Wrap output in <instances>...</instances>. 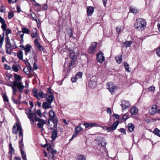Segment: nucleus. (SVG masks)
I'll list each match as a JSON object with an SVG mask.
<instances>
[{
  "label": "nucleus",
  "mask_w": 160,
  "mask_h": 160,
  "mask_svg": "<svg viewBox=\"0 0 160 160\" xmlns=\"http://www.w3.org/2000/svg\"><path fill=\"white\" fill-rule=\"evenodd\" d=\"M41 8L42 10H46L48 8V5L46 4H44L42 6Z\"/></svg>",
  "instance_id": "46"
},
{
  "label": "nucleus",
  "mask_w": 160,
  "mask_h": 160,
  "mask_svg": "<svg viewBox=\"0 0 160 160\" xmlns=\"http://www.w3.org/2000/svg\"><path fill=\"white\" fill-rule=\"evenodd\" d=\"M14 15V14L13 12H9L8 13V17L9 19H11Z\"/></svg>",
  "instance_id": "48"
},
{
  "label": "nucleus",
  "mask_w": 160,
  "mask_h": 160,
  "mask_svg": "<svg viewBox=\"0 0 160 160\" xmlns=\"http://www.w3.org/2000/svg\"><path fill=\"white\" fill-rule=\"evenodd\" d=\"M47 98V102L51 103L53 101L54 96L52 95H51L48 96V97H46Z\"/></svg>",
  "instance_id": "27"
},
{
  "label": "nucleus",
  "mask_w": 160,
  "mask_h": 160,
  "mask_svg": "<svg viewBox=\"0 0 160 160\" xmlns=\"http://www.w3.org/2000/svg\"><path fill=\"white\" fill-rule=\"evenodd\" d=\"M149 91H153L155 89V88L154 86H150L148 88Z\"/></svg>",
  "instance_id": "59"
},
{
  "label": "nucleus",
  "mask_w": 160,
  "mask_h": 160,
  "mask_svg": "<svg viewBox=\"0 0 160 160\" xmlns=\"http://www.w3.org/2000/svg\"><path fill=\"white\" fill-rule=\"evenodd\" d=\"M5 10V8L3 6L0 7V12H3Z\"/></svg>",
  "instance_id": "53"
},
{
  "label": "nucleus",
  "mask_w": 160,
  "mask_h": 160,
  "mask_svg": "<svg viewBox=\"0 0 160 160\" xmlns=\"http://www.w3.org/2000/svg\"><path fill=\"white\" fill-rule=\"evenodd\" d=\"M25 113L27 115L31 124L33 125L34 124V121L38 122V128H40V118L37 117L38 116L40 117V109L38 110L33 113L31 110L27 108L25 109Z\"/></svg>",
  "instance_id": "1"
},
{
  "label": "nucleus",
  "mask_w": 160,
  "mask_h": 160,
  "mask_svg": "<svg viewBox=\"0 0 160 160\" xmlns=\"http://www.w3.org/2000/svg\"><path fill=\"white\" fill-rule=\"evenodd\" d=\"M138 108L136 107L132 108L130 110L131 114L132 115H135L138 112Z\"/></svg>",
  "instance_id": "25"
},
{
  "label": "nucleus",
  "mask_w": 160,
  "mask_h": 160,
  "mask_svg": "<svg viewBox=\"0 0 160 160\" xmlns=\"http://www.w3.org/2000/svg\"><path fill=\"white\" fill-rule=\"evenodd\" d=\"M76 131L78 132V133L79 132L82 130V128L80 126H77L75 127V131H76Z\"/></svg>",
  "instance_id": "42"
},
{
  "label": "nucleus",
  "mask_w": 160,
  "mask_h": 160,
  "mask_svg": "<svg viewBox=\"0 0 160 160\" xmlns=\"http://www.w3.org/2000/svg\"><path fill=\"white\" fill-rule=\"evenodd\" d=\"M122 118L124 120L126 121L129 118V117L127 115H123Z\"/></svg>",
  "instance_id": "60"
},
{
  "label": "nucleus",
  "mask_w": 160,
  "mask_h": 160,
  "mask_svg": "<svg viewBox=\"0 0 160 160\" xmlns=\"http://www.w3.org/2000/svg\"><path fill=\"white\" fill-rule=\"evenodd\" d=\"M41 145L42 146L44 147H45L46 146H47V150L49 152H51V151L53 149L52 148V145L49 144H47V145L45 144L44 145H43L42 144H41Z\"/></svg>",
  "instance_id": "30"
},
{
  "label": "nucleus",
  "mask_w": 160,
  "mask_h": 160,
  "mask_svg": "<svg viewBox=\"0 0 160 160\" xmlns=\"http://www.w3.org/2000/svg\"><path fill=\"white\" fill-rule=\"evenodd\" d=\"M12 69L15 72H18V69L17 67L15 65H13L12 67Z\"/></svg>",
  "instance_id": "50"
},
{
  "label": "nucleus",
  "mask_w": 160,
  "mask_h": 160,
  "mask_svg": "<svg viewBox=\"0 0 160 160\" xmlns=\"http://www.w3.org/2000/svg\"><path fill=\"white\" fill-rule=\"evenodd\" d=\"M58 121L54 122V121L48 120V128L49 129L53 130L57 128Z\"/></svg>",
  "instance_id": "6"
},
{
  "label": "nucleus",
  "mask_w": 160,
  "mask_h": 160,
  "mask_svg": "<svg viewBox=\"0 0 160 160\" xmlns=\"http://www.w3.org/2000/svg\"><path fill=\"white\" fill-rule=\"evenodd\" d=\"M32 68L30 63L28 62V65L25 68L23 71L24 72L28 75H30L32 73Z\"/></svg>",
  "instance_id": "14"
},
{
  "label": "nucleus",
  "mask_w": 160,
  "mask_h": 160,
  "mask_svg": "<svg viewBox=\"0 0 160 160\" xmlns=\"http://www.w3.org/2000/svg\"><path fill=\"white\" fill-rule=\"evenodd\" d=\"M107 85V89L109 90L112 94H113L114 90L117 89L116 87L114 86L112 82H108Z\"/></svg>",
  "instance_id": "10"
},
{
  "label": "nucleus",
  "mask_w": 160,
  "mask_h": 160,
  "mask_svg": "<svg viewBox=\"0 0 160 160\" xmlns=\"http://www.w3.org/2000/svg\"><path fill=\"white\" fill-rule=\"evenodd\" d=\"M130 105V102L128 101L123 100L121 102V106L123 110L128 108Z\"/></svg>",
  "instance_id": "13"
},
{
  "label": "nucleus",
  "mask_w": 160,
  "mask_h": 160,
  "mask_svg": "<svg viewBox=\"0 0 160 160\" xmlns=\"http://www.w3.org/2000/svg\"><path fill=\"white\" fill-rule=\"evenodd\" d=\"M116 62L119 64H120L122 61V57L121 56H119L118 57H116L115 58Z\"/></svg>",
  "instance_id": "35"
},
{
  "label": "nucleus",
  "mask_w": 160,
  "mask_h": 160,
  "mask_svg": "<svg viewBox=\"0 0 160 160\" xmlns=\"http://www.w3.org/2000/svg\"><path fill=\"white\" fill-rule=\"evenodd\" d=\"M22 31L23 33H25L29 34L30 32L28 28L24 27L22 28Z\"/></svg>",
  "instance_id": "40"
},
{
  "label": "nucleus",
  "mask_w": 160,
  "mask_h": 160,
  "mask_svg": "<svg viewBox=\"0 0 160 160\" xmlns=\"http://www.w3.org/2000/svg\"><path fill=\"white\" fill-rule=\"evenodd\" d=\"M97 61L101 63H102L105 60L104 54L101 51H99L97 55Z\"/></svg>",
  "instance_id": "11"
},
{
  "label": "nucleus",
  "mask_w": 160,
  "mask_h": 160,
  "mask_svg": "<svg viewBox=\"0 0 160 160\" xmlns=\"http://www.w3.org/2000/svg\"><path fill=\"white\" fill-rule=\"evenodd\" d=\"M106 130L108 132H111L112 131L114 130L111 127H109L106 128Z\"/></svg>",
  "instance_id": "54"
},
{
  "label": "nucleus",
  "mask_w": 160,
  "mask_h": 160,
  "mask_svg": "<svg viewBox=\"0 0 160 160\" xmlns=\"http://www.w3.org/2000/svg\"><path fill=\"white\" fill-rule=\"evenodd\" d=\"M107 112L108 113L111 114L112 113L111 110L110 108H108L107 109Z\"/></svg>",
  "instance_id": "64"
},
{
  "label": "nucleus",
  "mask_w": 160,
  "mask_h": 160,
  "mask_svg": "<svg viewBox=\"0 0 160 160\" xmlns=\"http://www.w3.org/2000/svg\"><path fill=\"white\" fill-rule=\"evenodd\" d=\"M32 94L38 99H40V94L37 92V90L36 88H34L32 90Z\"/></svg>",
  "instance_id": "20"
},
{
  "label": "nucleus",
  "mask_w": 160,
  "mask_h": 160,
  "mask_svg": "<svg viewBox=\"0 0 160 160\" xmlns=\"http://www.w3.org/2000/svg\"><path fill=\"white\" fill-rule=\"evenodd\" d=\"M57 130H54L52 132L51 138L52 141L55 140L57 136Z\"/></svg>",
  "instance_id": "23"
},
{
  "label": "nucleus",
  "mask_w": 160,
  "mask_h": 160,
  "mask_svg": "<svg viewBox=\"0 0 160 160\" xmlns=\"http://www.w3.org/2000/svg\"><path fill=\"white\" fill-rule=\"evenodd\" d=\"M157 106L155 105H153L149 110V113L151 115H154L157 112Z\"/></svg>",
  "instance_id": "16"
},
{
  "label": "nucleus",
  "mask_w": 160,
  "mask_h": 160,
  "mask_svg": "<svg viewBox=\"0 0 160 160\" xmlns=\"http://www.w3.org/2000/svg\"><path fill=\"white\" fill-rule=\"evenodd\" d=\"M50 152H51V153L52 154V158H54V157L55 155L57 154V151L56 150L53 149Z\"/></svg>",
  "instance_id": "45"
},
{
  "label": "nucleus",
  "mask_w": 160,
  "mask_h": 160,
  "mask_svg": "<svg viewBox=\"0 0 160 160\" xmlns=\"http://www.w3.org/2000/svg\"><path fill=\"white\" fill-rule=\"evenodd\" d=\"M134 26L135 28L138 30L142 31L146 26V22L144 19L143 18L137 19L134 23Z\"/></svg>",
  "instance_id": "4"
},
{
  "label": "nucleus",
  "mask_w": 160,
  "mask_h": 160,
  "mask_svg": "<svg viewBox=\"0 0 160 160\" xmlns=\"http://www.w3.org/2000/svg\"><path fill=\"white\" fill-rule=\"evenodd\" d=\"M31 47L32 46L31 45L29 44H28L26 45L24 49L25 52V55H27L30 52V49Z\"/></svg>",
  "instance_id": "17"
},
{
  "label": "nucleus",
  "mask_w": 160,
  "mask_h": 160,
  "mask_svg": "<svg viewBox=\"0 0 160 160\" xmlns=\"http://www.w3.org/2000/svg\"><path fill=\"white\" fill-rule=\"evenodd\" d=\"M0 22L2 24L5 23V20L1 17L0 16Z\"/></svg>",
  "instance_id": "62"
},
{
  "label": "nucleus",
  "mask_w": 160,
  "mask_h": 160,
  "mask_svg": "<svg viewBox=\"0 0 160 160\" xmlns=\"http://www.w3.org/2000/svg\"><path fill=\"white\" fill-rule=\"evenodd\" d=\"M97 45L96 42H93L91 46L89 47L88 52L89 54H93L95 53Z\"/></svg>",
  "instance_id": "7"
},
{
  "label": "nucleus",
  "mask_w": 160,
  "mask_h": 160,
  "mask_svg": "<svg viewBox=\"0 0 160 160\" xmlns=\"http://www.w3.org/2000/svg\"><path fill=\"white\" fill-rule=\"evenodd\" d=\"M45 97H47L46 95L43 93L42 92H41V98H44Z\"/></svg>",
  "instance_id": "61"
},
{
  "label": "nucleus",
  "mask_w": 160,
  "mask_h": 160,
  "mask_svg": "<svg viewBox=\"0 0 160 160\" xmlns=\"http://www.w3.org/2000/svg\"><path fill=\"white\" fill-rule=\"evenodd\" d=\"M14 78H15V80L13 82H20V80L21 79V77L18 75L15 74L14 75Z\"/></svg>",
  "instance_id": "29"
},
{
  "label": "nucleus",
  "mask_w": 160,
  "mask_h": 160,
  "mask_svg": "<svg viewBox=\"0 0 160 160\" xmlns=\"http://www.w3.org/2000/svg\"><path fill=\"white\" fill-rule=\"evenodd\" d=\"M7 26V24L5 23H4L2 24V25L1 26V28L3 31H5L6 30Z\"/></svg>",
  "instance_id": "47"
},
{
  "label": "nucleus",
  "mask_w": 160,
  "mask_h": 160,
  "mask_svg": "<svg viewBox=\"0 0 160 160\" xmlns=\"http://www.w3.org/2000/svg\"><path fill=\"white\" fill-rule=\"evenodd\" d=\"M4 66L6 70H10L11 69L10 67L6 64H5Z\"/></svg>",
  "instance_id": "63"
},
{
  "label": "nucleus",
  "mask_w": 160,
  "mask_h": 160,
  "mask_svg": "<svg viewBox=\"0 0 160 160\" xmlns=\"http://www.w3.org/2000/svg\"><path fill=\"white\" fill-rule=\"evenodd\" d=\"M39 39L38 38H36L34 40V43L35 46L37 48L38 50H40V44L39 42Z\"/></svg>",
  "instance_id": "28"
},
{
  "label": "nucleus",
  "mask_w": 160,
  "mask_h": 160,
  "mask_svg": "<svg viewBox=\"0 0 160 160\" xmlns=\"http://www.w3.org/2000/svg\"><path fill=\"white\" fill-rule=\"evenodd\" d=\"M47 122L46 120L41 119V130H43L42 128L44 124H46Z\"/></svg>",
  "instance_id": "38"
},
{
  "label": "nucleus",
  "mask_w": 160,
  "mask_h": 160,
  "mask_svg": "<svg viewBox=\"0 0 160 160\" xmlns=\"http://www.w3.org/2000/svg\"><path fill=\"white\" fill-rule=\"evenodd\" d=\"M76 160H86V158L82 155H78L77 156Z\"/></svg>",
  "instance_id": "34"
},
{
  "label": "nucleus",
  "mask_w": 160,
  "mask_h": 160,
  "mask_svg": "<svg viewBox=\"0 0 160 160\" xmlns=\"http://www.w3.org/2000/svg\"><path fill=\"white\" fill-rule=\"evenodd\" d=\"M42 107L45 109L50 108L52 107L51 106V103H50L47 102H44L42 104Z\"/></svg>",
  "instance_id": "21"
},
{
  "label": "nucleus",
  "mask_w": 160,
  "mask_h": 160,
  "mask_svg": "<svg viewBox=\"0 0 160 160\" xmlns=\"http://www.w3.org/2000/svg\"><path fill=\"white\" fill-rule=\"evenodd\" d=\"M130 11L131 12H132L134 14L138 12V10H137V9H136L134 8L132 6H131L130 7Z\"/></svg>",
  "instance_id": "39"
},
{
  "label": "nucleus",
  "mask_w": 160,
  "mask_h": 160,
  "mask_svg": "<svg viewBox=\"0 0 160 160\" xmlns=\"http://www.w3.org/2000/svg\"><path fill=\"white\" fill-rule=\"evenodd\" d=\"M2 98L3 99V101L5 102H9V100L6 94H4Z\"/></svg>",
  "instance_id": "41"
},
{
  "label": "nucleus",
  "mask_w": 160,
  "mask_h": 160,
  "mask_svg": "<svg viewBox=\"0 0 160 160\" xmlns=\"http://www.w3.org/2000/svg\"><path fill=\"white\" fill-rule=\"evenodd\" d=\"M48 114L50 118L48 120L54 121L55 122L58 121L55 112L53 110H50L48 112Z\"/></svg>",
  "instance_id": "8"
},
{
  "label": "nucleus",
  "mask_w": 160,
  "mask_h": 160,
  "mask_svg": "<svg viewBox=\"0 0 160 160\" xmlns=\"http://www.w3.org/2000/svg\"><path fill=\"white\" fill-rule=\"evenodd\" d=\"M121 26H118L116 28V30L117 33H119L121 31Z\"/></svg>",
  "instance_id": "52"
},
{
  "label": "nucleus",
  "mask_w": 160,
  "mask_h": 160,
  "mask_svg": "<svg viewBox=\"0 0 160 160\" xmlns=\"http://www.w3.org/2000/svg\"><path fill=\"white\" fill-rule=\"evenodd\" d=\"M97 78L95 77H92L88 83V86L91 88H94L97 85Z\"/></svg>",
  "instance_id": "9"
},
{
  "label": "nucleus",
  "mask_w": 160,
  "mask_h": 160,
  "mask_svg": "<svg viewBox=\"0 0 160 160\" xmlns=\"http://www.w3.org/2000/svg\"><path fill=\"white\" fill-rule=\"evenodd\" d=\"M19 131L20 137H23L22 128L20 123L19 122L15 123L12 128V132L14 134H17L18 131Z\"/></svg>",
  "instance_id": "5"
},
{
  "label": "nucleus",
  "mask_w": 160,
  "mask_h": 160,
  "mask_svg": "<svg viewBox=\"0 0 160 160\" xmlns=\"http://www.w3.org/2000/svg\"><path fill=\"white\" fill-rule=\"evenodd\" d=\"M124 66L126 71L128 72L130 71L129 70V64L126 62H125L124 63Z\"/></svg>",
  "instance_id": "37"
},
{
  "label": "nucleus",
  "mask_w": 160,
  "mask_h": 160,
  "mask_svg": "<svg viewBox=\"0 0 160 160\" xmlns=\"http://www.w3.org/2000/svg\"><path fill=\"white\" fill-rule=\"evenodd\" d=\"M119 123V122L118 121H117L115 122L112 124V126H111V127L114 130H115L118 126V125Z\"/></svg>",
  "instance_id": "36"
},
{
  "label": "nucleus",
  "mask_w": 160,
  "mask_h": 160,
  "mask_svg": "<svg viewBox=\"0 0 160 160\" xmlns=\"http://www.w3.org/2000/svg\"><path fill=\"white\" fill-rule=\"evenodd\" d=\"M12 32L9 29H7L6 31V36H8V34L9 33H11Z\"/></svg>",
  "instance_id": "57"
},
{
  "label": "nucleus",
  "mask_w": 160,
  "mask_h": 160,
  "mask_svg": "<svg viewBox=\"0 0 160 160\" xmlns=\"http://www.w3.org/2000/svg\"><path fill=\"white\" fill-rule=\"evenodd\" d=\"M127 128L128 131L130 132H132L134 129V126L133 124L130 123L128 124Z\"/></svg>",
  "instance_id": "24"
},
{
  "label": "nucleus",
  "mask_w": 160,
  "mask_h": 160,
  "mask_svg": "<svg viewBox=\"0 0 160 160\" xmlns=\"http://www.w3.org/2000/svg\"><path fill=\"white\" fill-rule=\"evenodd\" d=\"M38 68V67L37 65V64L35 63L34 62L33 64V69L32 70L33 71L36 70Z\"/></svg>",
  "instance_id": "55"
},
{
  "label": "nucleus",
  "mask_w": 160,
  "mask_h": 160,
  "mask_svg": "<svg viewBox=\"0 0 160 160\" xmlns=\"http://www.w3.org/2000/svg\"><path fill=\"white\" fill-rule=\"evenodd\" d=\"M99 145L101 146L102 147H105L106 145V143L105 142L103 141L102 142H100L99 143H98Z\"/></svg>",
  "instance_id": "56"
},
{
  "label": "nucleus",
  "mask_w": 160,
  "mask_h": 160,
  "mask_svg": "<svg viewBox=\"0 0 160 160\" xmlns=\"http://www.w3.org/2000/svg\"><path fill=\"white\" fill-rule=\"evenodd\" d=\"M6 48V52L7 53L11 54L12 52V49L17 48L15 42L13 39L10 40L8 36H6L5 40Z\"/></svg>",
  "instance_id": "2"
},
{
  "label": "nucleus",
  "mask_w": 160,
  "mask_h": 160,
  "mask_svg": "<svg viewBox=\"0 0 160 160\" xmlns=\"http://www.w3.org/2000/svg\"><path fill=\"white\" fill-rule=\"evenodd\" d=\"M15 150L12 146V144L10 143L9 144V153L10 154L11 158L12 157V154L14 153Z\"/></svg>",
  "instance_id": "22"
},
{
  "label": "nucleus",
  "mask_w": 160,
  "mask_h": 160,
  "mask_svg": "<svg viewBox=\"0 0 160 160\" xmlns=\"http://www.w3.org/2000/svg\"><path fill=\"white\" fill-rule=\"evenodd\" d=\"M119 131L121 133H123L124 135L126 134V130L125 129L122 128H121L119 129Z\"/></svg>",
  "instance_id": "51"
},
{
  "label": "nucleus",
  "mask_w": 160,
  "mask_h": 160,
  "mask_svg": "<svg viewBox=\"0 0 160 160\" xmlns=\"http://www.w3.org/2000/svg\"><path fill=\"white\" fill-rule=\"evenodd\" d=\"M24 33H23L22 31H20L18 32L17 33V35L18 36L19 35L20 36V38H21V40H20V44H22L24 42L23 40V36H24Z\"/></svg>",
  "instance_id": "19"
},
{
  "label": "nucleus",
  "mask_w": 160,
  "mask_h": 160,
  "mask_svg": "<svg viewBox=\"0 0 160 160\" xmlns=\"http://www.w3.org/2000/svg\"><path fill=\"white\" fill-rule=\"evenodd\" d=\"M132 42L131 41H127L125 42L124 43V46L126 48L130 47Z\"/></svg>",
  "instance_id": "33"
},
{
  "label": "nucleus",
  "mask_w": 160,
  "mask_h": 160,
  "mask_svg": "<svg viewBox=\"0 0 160 160\" xmlns=\"http://www.w3.org/2000/svg\"><path fill=\"white\" fill-rule=\"evenodd\" d=\"M17 56L20 60L23 59V52L21 50L19 51L17 53Z\"/></svg>",
  "instance_id": "31"
},
{
  "label": "nucleus",
  "mask_w": 160,
  "mask_h": 160,
  "mask_svg": "<svg viewBox=\"0 0 160 160\" xmlns=\"http://www.w3.org/2000/svg\"><path fill=\"white\" fill-rule=\"evenodd\" d=\"M78 134V132L76 131H76H74L71 138L69 140L70 141H72L73 139V138H75L77 135Z\"/></svg>",
  "instance_id": "44"
},
{
  "label": "nucleus",
  "mask_w": 160,
  "mask_h": 160,
  "mask_svg": "<svg viewBox=\"0 0 160 160\" xmlns=\"http://www.w3.org/2000/svg\"><path fill=\"white\" fill-rule=\"evenodd\" d=\"M83 125L86 128H88L89 127L92 128L93 127H97L98 126V124L96 123L84 122Z\"/></svg>",
  "instance_id": "15"
},
{
  "label": "nucleus",
  "mask_w": 160,
  "mask_h": 160,
  "mask_svg": "<svg viewBox=\"0 0 160 160\" xmlns=\"http://www.w3.org/2000/svg\"><path fill=\"white\" fill-rule=\"evenodd\" d=\"M12 85H10V86L12 87L13 95L16 94L18 90L20 92H22L25 87L21 82H12Z\"/></svg>",
  "instance_id": "3"
},
{
  "label": "nucleus",
  "mask_w": 160,
  "mask_h": 160,
  "mask_svg": "<svg viewBox=\"0 0 160 160\" xmlns=\"http://www.w3.org/2000/svg\"><path fill=\"white\" fill-rule=\"evenodd\" d=\"M156 52L158 55L160 57V47L157 49Z\"/></svg>",
  "instance_id": "58"
},
{
  "label": "nucleus",
  "mask_w": 160,
  "mask_h": 160,
  "mask_svg": "<svg viewBox=\"0 0 160 160\" xmlns=\"http://www.w3.org/2000/svg\"><path fill=\"white\" fill-rule=\"evenodd\" d=\"M153 133L155 135L160 137V130L158 128H156L153 132Z\"/></svg>",
  "instance_id": "32"
},
{
  "label": "nucleus",
  "mask_w": 160,
  "mask_h": 160,
  "mask_svg": "<svg viewBox=\"0 0 160 160\" xmlns=\"http://www.w3.org/2000/svg\"><path fill=\"white\" fill-rule=\"evenodd\" d=\"M94 8L92 7H88L87 8V12L88 16H91L94 12Z\"/></svg>",
  "instance_id": "18"
},
{
  "label": "nucleus",
  "mask_w": 160,
  "mask_h": 160,
  "mask_svg": "<svg viewBox=\"0 0 160 160\" xmlns=\"http://www.w3.org/2000/svg\"><path fill=\"white\" fill-rule=\"evenodd\" d=\"M21 137V140L19 142V144L20 150L22 151V150H23L22 149L24 148V145L23 143V137Z\"/></svg>",
  "instance_id": "26"
},
{
  "label": "nucleus",
  "mask_w": 160,
  "mask_h": 160,
  "mask_svg": "<svg viewBox=\"0 0 160 160\" xmlns=\"http://www.w3.org/2000/svg\"><path fill=\"white\" fill-rule=\"evenodd\" d=\"M82 72H79L77 73L75 76L72 78L71 80L72 82H76L78 79H80L82 78Z\"/></svg>",
  "instance_id": "12"
},
{
  "label": "nucleus",
  "mask_w": 160,
  "mask_h": 160,
  "mask_svg": "<svg viewBox=\"0 0 160 160\" xmlns=\"http://www.w3.org/2000/svg\"><path fill=\"white\" fill-rule=\"evenodd\" d=\"M34 30L35 31V34L33 33L31 34V36L32 38H33L35 37L38 38V34L37 32H36V29H34Z\"/></svg>",
  "instance_id": "49"
},
{
  "label": "nucleus",
  "mask_w": 160,
  "mask_h": 160,
  "mask_svg": "<svg viewBox=\"0 0 160 160\" xmlns=\"http://www.w3.org/2000/svg\"><path fill=\"white\" fill-rule=\"evenodd\" d=\"M20 151L22 159L23 160H27L26 155L25 154L24 151L23 150H22V151Z\"/></svg>",
  "instance_id": "43"
}]
</instances>
